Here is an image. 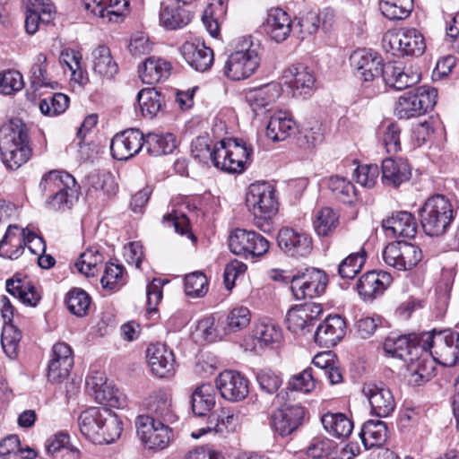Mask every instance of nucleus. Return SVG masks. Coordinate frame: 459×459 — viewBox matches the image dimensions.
Here are the masks:
<instances>
[{"mask_svg": "<svg viewBox=\"0 0 459 459\" xmlns=\"http://www.w3.org/2000/svg\"><path fill=\"white\" fill-rule=\"evenodd\" d=\"M146 407L149 416L162 422L173 423L177 420V415L171 409V403L167 394L162 391L152 394L147 399Z\"/></svg>", "mask_w": 459, "mask_h": 459, "instance_id": "obj_40", "label": "nucleus"}, {"mask_svg": "<svg viewBox=\"0 0 459 459\" xmlns=\"http://www.w3.org/2000/svg\"><path fill=\"white\" fill-rule=\"evenodd\" d=\"M192 411L196 416H206L215 405L213 388L210 384L197 386L191 395Z\"/></svg>", "mask_w": 459, "mask_h": 459, "instance_id": "obj_48", "label": "nucleus"}, {"mask_svg": "<svg viewBox=\"0 0 459 459\" xmlns=\"http://www.w3.org/2000/svg\"><path fill=\"white\" fill-rule=\"evenodd\" d=\"M25 30L28 34L38 31L40 24H48L55 16V8L49 0H28Z\"/></svg>", "mask_w": 459, "mask_h": 459, "instance_id": "obj_30", "label": "nucleus"}, {"mask_svg": "<svg viewBox=\"0 0 459 459\" xmlns=\"http://www.w3.org/2000/svg\"><path fill=\"white\" fill-rule=\"evenodd\" d=\"M385 231L394 237L412 238L417 233V223L414 216L406 211L393 212L391 216L382 221Z\"/></svg>", "mask_w": 459, "mask_h": 459, "instance_id": "obj_34", "label": "nucleus"}, {"mask_svg": "<svg viewBox=\"0 0 459 459\" xmlns=\"http://www.w3.org/2000/svg\"><path fill=\"white\" fill-rule=\"evenodd\" d=\"M135 424L137 436L148 449L162 450L172 440V430L167 422L152 416H138Z\"/></svg>", "mask_w": 459, "mask_h": 459, "instance_id": "obj_10", "label": "nucleus"}, {"mask_svg": "<svg viewBox=\"0 0 459 459\" xmlns=\"http://www.w3.org/2000/svg\"><path fill=\"white\" fill-rule=\"evenodd\" d=\"M392 275L385 271H370L364 273L357 283L359 294L364 300H373L384 291L392 283Z\"/></svg>", "mask_w": 459, "mask_h": 459, "instance_id": "obj_29", "label": "nucleus"}, {"mask_svg": "<svg viewBox=\"0 0 459 459\" xmlns=\"http://www.w3.org/2000/svg\"><path fill=\"white\" fill-rule=\"evenodd\" d=\"M381 77L385 85L396 91L411 87L420 79V74L405 72L402 64L395 62H388L382 66Z\"/></svg>", "mask_w": 459, "mask_h": 459, "instance_id": "obj_32", "label": "nucleus"}, {"mask_svg": "<svg viewBox=\"0 0 459 459\" xmlns=\"http://www.w3.org/2000/svg\"><path fill=\"white\" fill-rule=\"evenodd\" d=\"M70 99L64 93H55L44 98L39 102L40 112L48 117H56L64 113L69 106Z\"/></svg>", "mask_w": 459, "mask_h": 459, "instance_id": "obj_57", "label": "nucleus"}, {"mask_svg": "<svg viewBox=\"0 0 459 459\" xmlns=\"http://www.w3.org/2000/svg\"><path fill=\"white\" fill-rule=\"evenodd\" d=\"M296 123L286 112L278 111L271 116L266 136L273 142L284 141L295 131Z\"/></svg>", "mask_w": 459, "mask_h": 459, "instance_id": "obj_42", "label": "nucleus"}, {"mask_svg": "<svg viewBox=\"0 0 459 459\" xmlns=\"http://www.w3.org/2000/svg\"><path fill=\"white\" fill-rule=\"evenodd\" d=\"M101 423L99 438H96L95 444H110L120 437L123 422L117 413L106 408Z\"/></svg>", "mask_w": 459, "mask_h": 459, "instance_id": "obj_44", "label": "nucleus"}, {"mask_svg": "<svg viewBox=\"0 0 459 459\" xmlns=\"http://www.w3.org/2000/svg\"><path fill=\"white\" fill-rule=\"evenodd\" d=\"M84 8L102 20L118 22L129 12V0H82Z\"/></svg>", "mask_w": 459, "mask_h": 459, "instance_id": "obj_26", "label": "nucleus"}, {"mask_svg": "<svg viewBox=\"0 0 459 459\" xmlns=\"http://www.w3.org/2000/svg\"><path fill=\"white\" fill-rule=\"evenodd\" d=\"M145 145V136L136 128H129L114 135L110 143L113 158L127 160L136 155Z\"/></svg>", "mask_w": 459, "mask_h": 459, "instance_id": "obj_17", "label": "nucleus"}, {"mask_svg": "<svg viewBox=\"0 0 459 459\" xmlns=\"http://www.w3.org/2000/svg\"><path fill=\"white\" fill-rule=\"evenodd\" d=\"M328 187L334 196L344 204H352L356 199V188L347 178L332 176L328 180Z\"/></svg>", "mask_w": 459, "mask_h": 459, "instance_id": "obj_53", "label": "nucleus"}, {"mask_svg": "<svg viewBox=\"0 0 459 459\" xmlns=\"http://www.w3.org/2000/svg\"><path fill=\"white\" fill-rule=\"evenodd\" d=\"M180 53L186 63L199 72H204L213 64V51L204 42H185L180 48Z\"/></svg>", "mask_w": 459, "mask_h": 459, "instance_id": "obj_33", "label": "nucleus"}, {"mask_svg": "<svg viewBox=\"0 0 459 459\" xmlns=\"http://www.w3.org/2000/svg\"><path fill=\"white\" fill-rule=\"evenodd\" d=\"M382 41L386 51L399 56H420L426 49L423 35L414 28L389 30Z\"/></svg>", "mask_w": 459, "mask_h": 459, "instance_id": "obj_8", "label": "nucleus"}, {"mask_svg": "<svg viewBox=\"0 0 459 459\" xmlns=\"http://www.w3.org/2000/svg\"><path fill=\"white\" fill-rule=\"evenodd\" d=\"M281 91L279 84L268 83L249 91L246 95V100L253 112L258 116L272 109L275 100L281 95Z\"/></svg>", "mask_w": 459, "mask_h": 459, "instance_id": "obj_31", "label": "nucleus"}, {"mask_svg": "<svg viewBox=\"0 0 459 459\" xmlns=\"http://www.w3.org/2000/svg\"><path fill=\"white\" fill-rule=\"evenodd\" d=\"M411 364L412 370L420 380L429 381L435 376V362L430 352L424 349L419 351L418 355H414L413 360H408Z\"/></svg>", "mask_w": 459, "mask_h": 459, "instance_id": "obj_54", "label": "nucleus"}, {"mask_svg": "<svg viewBox=\"0 0 459 459\" xmlns=\"http://www.w3.org/2000/svg\"><path fill=\"white\" fill-rule=\"evenodd\" d=\"M221 396L232 403L243 401L249 394L248 380L239 372L224 370L216 378Z\"/></svg>", "mask_w": 459, "mask_h": 459, "instance_id": "obj_19", "label": "nucleus"}, {"mask_svg": "<svg viewBox=\"0 0 459 459\" xmlns=\"http://www.w3.org/2000/svg\"><path fill=\"white\" fill-rule=\"evenodd\" d=\"M27 246L30 251L35 255L39 251H45V244L42 238L29 229H20L17 225H9L7 230L0 241V256L17 259Z\"/></svg>", "mask_w": 459, "mask_h": 459, "instance_id": "obj_7", "label": "nucleus"}, {"mask_svg": "<svg viewBox=\"0 0 459 459\" xmlns=\"http://www.w3.org/2000/svg\"><path fill=\"white\" fill-rule=\"evenodd\" d=\"M74 366V357L71 347L65 342L54 344L48 368V379L54 384H59L66 379Z\"/></svg>", "mask_w": 459, "mask_h": 459, "instance_id": "obj_21", "label": "nucleus"}, {"mask_svg": "<svg viewBox=\"0 0 459 459\" xmlns=\"http://www.w3.org/2000/svg\"><path fill=\"white\" fill-rule=\"evenodd\" d=\"M456 332L451 329H436L421 334V351L430 352L437 363L444 367H453L457 364L458 357L455 347Z\"/></svg>", "mask_w": 459, "mask_h": 459, "instance_id": "obj_6", "label": "nucleus"}, {"mask_svg": "<svg viewBox=\"0 0 459 459\" xmlns=\"http://www.w3.org/2000/svg\"><path fill=\"white\" fill-rule=\"evenodd\" d=\"M171 70L169 61L155 56L147 57L138 67L139 76L143 83L154 84L166 80Z\"/></svg>", "mask_w": 459, "mask_h": 459, "instance_id": "obj_38", "label": "nucleus"}, {"mask_svg": "<svg viewBox=\"0 0 459 459\" xmlns=\"http://www.w3.org/2000/svg\"><path fill=\"white\" fill-rule=\"evenodd\" d=\"M359 436L366 448L380 446L386 440V424L380 420H369L363 424Z\"/></svg>", "mask_w": 459, "mask_h": 459, "instance_id": "obj_46", "label": "nucleus"}, {"mask_svg": "<svg viewBox=\"0 0 459 459\" xmlns=\"http://www.w3.org/2000/svg\"><path fill=\"white\" fill-rule=\"evenodd\" d=\"M190 7L191 5H184L178 0L161 2L159 14L160 25L167 30H178L186 26L194 15Z\"/></svg>", "mask_w": 459, "mask_h": 459, "instance_id": "obj_22", "label": "nucleus"}, {"mask_svg": "<svg viewBox=\"0 0 459 459\" xmlns=\"http://www.w3.org/2000/svg\"><path fill=\"white\" fill-rule=\"evenodd\" d=\"M277 242L285 255L294 258L307 257L313 250L312 238L306 232L291 228L280 230Z\"/></svg>", "mask_w": 459, "mask_h": 459, "instance_id": "obj_16", "label": "nucleus"}, {"mask_svg": "<svg viewBox=\"0 0 459 459\" xmlns=\"http://www.w3.org/2000/svg\"><path fill=\"white\" fill-rule=\"evenodd\" d=\"M208 290V281L201 272L190 273L185 277V292L192 298L204 297Z\"/></svg>", "mask_w": 459, "mask_h": 459, "instance_id": "obj_64", "label": "nucleus"}, {"mask_svg": "<svg viewBox=\"0 0 459 459\" xmlns=\"http://www.w3.org/2000/svg\"><path fill=\"white\" fill-rule=\"evenodd\" d=\"M0 155L7 169L15 170L26 163L30 155L28 129L20 119H11L0 127Z\"/></svg>", "mask_w": 459, "mask_h": 459, "instance_id": "obj_1", "label": "nucleus"}, {"mask_svg": "<svg viewBox=\"0 0 459 459\" xmlns=\"http://www.w3.org/2000/svg\"><path fill=\"white\" fill-rule=\"evenodd\" d=\"M65 304L72 314L77 316H83L89 309L91 298L83 290L74 288L67 293Z\"/></svg>", "mask_w": 459, "mask_h": 459, "instance_id": "obj_55", "label": "nucleus"}, {"mask_svg": "<svg viewBox=\"0 0 459 459\" xmlns=\"http://www.w3.org/2000/svg\"><path fill=\"white\" fill-rule=\"evenodd\" d=\"M137 101L143 117L152 119L162 110L165 97L155 88H145L138 92Z\"/></svg>", "mask_w": 459, "mask_h": 459, "instance_id": "obj_43", "label": "nucleus"}, {"mask_svg": "<svg viewBox=\"0 0 459 459\" xmlns=\"http://www.w3.org/2000/svg\"><path fill=\"white\" fill-rule=\"evenodd\" d=\"M74 183L75 179L71 174L65 171L51 170L42 177L39 189L48 197L52 193L57 192V189L69 188V186Z\"/></svg>", "mask_w": 459, "mask_h": 459, "instance_id": "obj_50", "label": "nucleus"}, {"mask_svg": "<svg viewBox=\"0 0 459 459\" xmlns=\"http://www.w3.org/2000/svg\"><path fill=\"white\" fill-rule=\"evenodd\" d=\"M253 333L254 338L261 346H267L281 338V330L272 322H259L255 325Z\"/></svg>", "mask_w": 459, "mask_h": 459, "instance_id": "obj_58", "label": "nucleus"}, {"mask_svg": "<svg viewBox=\"0 0 459 459\" xmlns=\"http://www.w3.org/2000/svg\"><path fill=\"white\" fill-rule=\"evenodd\" d=\"M146 358L152 372L159 377L172 376L175 370V356L164 343H152L146 351Z\"/></svg>", "mask_w": 459, "mask_h": 459, "instance_id": "obj_25", "label": "nucleus"}, {"mask_svg": "<svg viewBox=\"0 0 459 459\" xmlns=\"http://www.w3.org/2000/svg\"><path fill=\"white\" fill-rule=\"evenodd\" d=\"M321 422L329 435L338 438L348 437L353 429L352 422L341 412H326L321 417Z\"/></svg>", "mask_w": 459, "mask_h": 459, "instance_id": "obj_45", "label": "nucleus"}, {"mask_svg": "<svg viewBox=\"0 0 459 459\" xmlns=\"http://www.w3.org/2000/svg\"><path fill=\"white\" fill-rule=\"evenodd\" d=\"M364 396L368 400L371 413L385 418L394 411L396 403L389 388L383 383H366L362 387Z\"/></svg>", "mask_w": 459, "mask_h": 459, "instance_id": "obj_20", "label": "nucleus"}, {"mask_svg": "<svg viewBox=\"0 0 459 459\" xmlns=\"http://www.w3.org/2000/svg\"><path fill=\"white\" fill-rule=\"evenodd\" d=\"M420 223L424 232L430 237L445 234L454 220L450 201L442 195L426 200L420 210Z\"/></svg>", "mask_w": 459, "mask_h": 459, "instance_id": "obj_5", "label": "nucleus"}, {"mask_svg": "<svg viewBox=\"0 0 459 459\" xmlns=\"http://www.w3.org/2000/svg\"><path fill=\"white\" fill-rule=\"evenodd\" d=\"M255 379L259 388L268 394H275L282 384L281 377L270 368H263L255 373Z\"/></svg>", "mask_w": 459, "mask_h": 459, "instance_id": "obj_63", "label": "nucleus"}, {"mask_svg": "<svg viewBox=\"0 0 459 459\" xmlns=\"http://www.w3.org/2000/svg\"><path fill=\"white\" fill-rule=\"evenodd\" d=\"M421 334H401L390 333L385 339L383 348L385 353L399 358L404 361L413 360L414 355L421 351Z\"/></svg>", "mask_w": 459, "mask_h": 459, "instance_id": "obj_15", "label": "nucleus"}, {"mask_svg": "<svg viewBox=\"0 0 459 459\" xmlns=\"http://www.w3.org/2000/svg\"><path fill=\"white\" fill-rule=\"evenodd\" d=\"M313 224L318 236L326 237L337 228L339 215L332 208L324 207L316 212Z\"/></svg>", "mask_w": 459, "mask_h": 459, "instance_id": "obj_51", "label": "nucleus"}, {"mask_svg": "<svg viewBox=\"0 0 459 459\" xmlns=\"http://www.w3.org/2000/svg\"><path fill=\"white\" fill-rule=\"evenodd\" d=\"M76 186L70 185L69 188L57 189V192L52 193L46 198V205L52 210L57 211L63 208L70 209L74 204V201L77 198L76 195Z\"/></svg>", "mask_w": 459, "mask_h": 459, "instance_id": "obj_56", "label": "nucleus"}, {"mask_svg": "<svg viewBox=\"0 0 459 459\" xmlns=\"http://www.w3.org/2000/svg\"><path fill=\"white\" fill-rule=\"evenodd\" d=\"M305 414L299 404H284L273 412L271 426L281 437L289 436L303 424Z\"/></svg>", "mask_w": 459, "mask_h": 459, "instance_id": "obj_18", "label": "nucleus"}, {"mask_svg": "<svg viewBox=\"0 0 459 459\" xmlns=\"http://www.w3.org/2000/svg\"><path fill=\"white\" fill-rule=\"evenodd\" d=\"M351 65L357 70L358 76L364 82H371L381 76L383 64L382 57L375 51L359 48L351 55Z\"/></svg>", "mask_w": 459, "mask_h": 459, "instance_id": "obj_23", "label": "nucleus"}, {"mask_svg": "<svg viewBox=\"0 0 459 459\" xmlns=\"http://www.w3.org/2000/svg\"><path fill=\"white\" fill-rule=\"evenodd\" d=\"M323 314L321 304L306 303L292 307L286 315L285 323L289 331L295 334L311 332L316 321Z\"/></svg>", "mask_w": 459, "mask_h": 459, "instance_id": "obj_14", "label": "nucleus"}, {"mask_svg": "<svg viewBox=\"0 0 459 459\" xmlns=\"http://www.w3.org/2000/svg\"><path fill=\"white\" fill-rule=\"evenodd\" d=\"M367 252L363 247L359 251L350 254L338 266L339 275L345 279L354 278L366 263Z\"/></svg>", "mask_w": 459, "mask_h": 459, "instance_id": "obj_52", "label": "nucleus"}, {"mask_svg": "<svg viewBox=\"0 0 459 459\" xmlns=\"http://www.w3.org/2000/svg\"><path fill=\"white\" fill-rule=\"evenodd\" d=\"M105 409V407H91L83 411L78 419L81 433L94 444L96 438H99Z\"/></svg>", "mask_w": 459, "mask_h": 459, "instance_id": "obj_41", "label": "nucleus"}, {"mask_svg": "<svg viewBox=\"0 0 459 459\" xmlns=\"http://www.w3.org/2000/svg\"><path fill=\"white\" fill-rule=\"evenodd\" d=\"M232 253L246 258L262 256L269 249V241L253 230L237 229L229 238Z\"/></svg>", "mask_w": 459, "mask_h": 459, "instance_id": "obj_13", "label": "nucleus"}, {"mask_svg": "<svg viewBox=\"0 0 459 459\" xmlns=\"http://www.w3.org/2000/svg\"><path fill=\"white\" fill-rule=\"evenodd\" d=\"M91 69L96 75L108 80L118 72V65L107 46L100 45L92 50Z\"/></svg>", "mask_w": 459, "mask_h": 459, "instance_id": "obj_39", "label": "nucleus"}, {"mask_svg": "<svg viewBox=\"0 0 459 459\" xmlns=\"http://www.w3.org/2000/svg\"><path fill=\"white\" fill-rule=\"evenodd\" d=\"M215 144L212 145V141L207 135L198 136L191 143V153L195 159L208 163L210 160L213 164V152Z\"/></svg>", "mask_w": 459, "mask_h": 459, "instance_id": "obj_62", "label": "nucleus"}, {"mask_svg": "<svg viewBox=\"0 0 459 459\" xmlns=\"http://www.w3.org/2000/svg\"><path fill=\"white\" fill-rule=\"evenodd\" d=\"M5 286L6 291L10 295L18 298L26 306L35 307L41 299V295L35 286L21 273H16L12 278L7 279Z\"/></svg>", "mask_w": 459, "mask_h": 459, "instance_id": "obj_35", "label": "nucleus"}, {"mask_svg": "<svg viewBox=\"0 0 459 459\" xmlns=\"http://www.w3.org/2000/svg\"><path fill=\"white\" fill-rule=\"evenodd\" d=\"M86 387L103 407L119 408L122 405L119 391L106 382L103 373L96 371L89 376Z\"/></svg>", "mask_w": 459, "mask_h": 459, "instance_id": "obj_27", "label": "nucleus"}, {"mask_svg": "<svg viewBox=\"0 0 459 459\" xmlns=\"http://www.w3.org/2000/svg\"><path fill=\"white\" fill-rule=\"evenodd\" d=\"M145 146L148 153L152 156L170 154L177 148L176 136L171 133H149L145 135Z\"/></svg>", "mask_w": 459, "mask_h": 459, "instance_id": "obj_47", "label": "nucleus"}, {"mask_svg": "<svg viewBox=\"0 0 459 459\" xmlns=\"http://www.w3.org/2000/svg\"><path fill=\"white\" fill-rule=\"evenodd\" d=\"M246 206L253 215L254 224L264 232L273 230V218L279 209L274 187L268 182L251 184L246 193Z\"/></svg>", "mask_w": 459, "mask_h": 459, "instance_id": "obj_2", "label": "nucleus"}, {"mask_svg": "<svg viewBox=\"0 0 459 459\" xmlns=\"http://www.w3.org/2000/svg\"><path fill=\"white\" fill-rule=\"evenodd\" d=\"M382 182L386 186L398 187L407 182L411 177V169L403 159L387 158L383 160Z\"/></svg>", "mask_w": 459, "mask_h": 459, "instance_id": "obj_37", "label": "nucleus"}, {"mask_svg": "<svg viewBox=\"0 0 459 459\" xmlns=\"http://www.w3.org/2000/svg\"><path fill=\"white\" fill-rule=\"evenodd\" d=\"M292 28L289 14L281 8L271 9L264 23L265 33L275 42L281 43L288 39Z\"/></svg>", "mask_w": 459, "mask_h": 459, "instance_id": "obj_36", "label": "nucleus"}, {"mask_svg": "<svg viewBox=\"0 0 459 459\" xmlns=\"http://www.w3.org/2000/svg\"><path fill=\"white\" fill-rule=\"evenodd\" d=\"M346 322L340 315L326 316L316 327L314 340L321 347L335 346L346 333Z\"/></svg>", "mask_w": 459, "mask_h": 459, "instance_id": "obj_24", "label": "nucleus"}, {"mask_svg": "<svg viewBox=\"0 0 459 459\" xmlns=\"http://www.w3.org/2000/svg\"><path fill=\"white\" fill-rule=\"evenodd\" d=\"M239 48L228 57L223 67L224 75L232 81L248 78L255 72L261 62V46L259 42H254L251 36L244 37Z\"/></svg>", "mask_w": 459, "mask_h": 459, "instance_id": "obj_4", "label": "nucleus"}, {"mask_svg": "<svg viewBox=\"0 0 459 459\" xmlns=\"http://www.w3.org/2000/svg\"><path fill=\"white\" fill-rule=\"evenodd\" d=\"M162 222L167 227H173L177 233L187 236L193 242L196 240L195 235L190 230L189 220L184 213L172 211L163 216Z\"/></svg>", "mask_w": 459, "mask_h": 459, "instance_id": "obj_61", "label": "nucleus"}, {"mask_svg": "<svg viewBox=\"0 0 459 459\" xmlns=\"http://www.w3.org/2000/svg\"><path fill=\"white\" fill-rule=\"evenodd\" d=\"M101 263L102 255L96 249H88L81 255L75 266L87 277H93L98 273V264Z\"/></svg>", "mask_w": 459, "mask_h": 459, "instance_id": "obj_60", "label": "nucleus"}, {"mask_svg": "<svg viewBox=\"0 0 459 459\" xmlns=\"http://www.w3.org/2000/svg\"><path fill=\"white\" fill-rule=\"evenodd\" d=\"M226 10L225 0H211L204 11L203 23L213 38L220 33V22L223 19Z\"/></svg>", "mask_w": 459, "mask_h": 459, "instance_id": "obj_49", "label": "nucleus"}, {"mask_svg": "<svg viewBox=\"0 0 459 459\" xmlns=\"http://www.w3.org/2000/svg\"><path fill=\"white\" fill-rule=\"evenodd\" d=\"M437 98V91L435 88L428 85L420 86L398 99L394 114L399 119L420 117L434 108Z\"/></svg>", "mask_w": 459, "mask_h": 459, "instance_id": "obj_9", "label": "nucleus"}, {"mask_svg": "<svg viewBox=\"0 0 459 459\" xmlns=\"http://www.w3.org/2000/svg\"><path fill=\"white\" fill-rule=\"evenodd\" d=\"M22 336V332L13 325H5L4 327L1 336V344L8 358L13 359L17 357Z\"/></svg>", "mask_w": 459, "mask_h": 459, "instance_id": "obj_59", "label": "nucleus"}, {"mask_svg": "<svg viewBox=\"0 0 459 459\" xmlns=\"http://www.w3.org/2000/svg\"><path fill=\"white\" fill-rule=\"evenodd\" d=\"M282 79L292 91L293 96L303 97L310 95L315 85L313 73L305 65H292L284 70Z\"/></svg>", "mask_w": 459, "mask_h": 459, "instance_id": "obj_28", "label": "nucleus"}, {"mask_svg": "<svg viewBox=\"0 0 459 459\" xmlns=\"http://www.w3.org/2000/svg\"><path fill=\"white\" fill-rule=\"evenodd\" d=\"M286 280L290 281V290L296 299L320 296L325 292L328 281L325 272L316 268H307Z\"/></svg>", "mask_w": 459, "mask_h": 459, "instance_id": "obj_11", "label": "nucleus"}, {"mask_svg": "<svg viewBox=\"0 0 459 459\" xmlns=\"http://www.w3.org/2000/svg\"><path fill=\"white\" fill-rule=\"evenodd\" d=\"M385 263L399 271H407L417 265L422 259L421 249L410 242L389 243L383 251Z\"/></svg>", "mask_w": 459, "mask_h": 459, "instance_id": "obj_12", "label": "nucleus"}, {"mask_svg": "<svg viewBox=\"0 0 459 459\" xmlns=\"http://www.w3.org/2000/svg\"><path fill=\"white\" fill-rule=\"evenodd\" d=\"M213 166L231 174L244 172L252 161L253 149L243 139L231 138L215 143Z\"/></svg>", "mask_w": 459, "mask_h": 459, "instance_id": "obj_3", "label": "nucleus"}]
</instances>
